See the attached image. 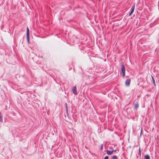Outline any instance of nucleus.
Here are the masks:
<instances>
[{
  "mask_svg": "<svg viewBox=\"0 0 159 159\" xmlns=\"http://www.w3.org/2000/svg\"><path fill=\"white\" fill-rule=\"evenodd\" d=\"M121 69L122 73L123 76L124 77L125 75V67L123 65H122Z\"/></svg>",
  "mask_w": 159,
  "mask_h": 159,
  "instance_id": "1",
  "label": "nucleus"
},
{
  "mask_svg": "<svg viewBox=\"0 0 159 159\" xmlns=\"http://www.w3.org/2000/svg\"><path fill=\"white\" fill-rule=\"evenodd\" d=\"M131 80L129 79H127L125 82V85L127 86H129L130 85Z\"/></svg>",
  "mask_w": 159,
  "mask_h": 159,
  "instance_id": "2",
  "label": "nucleus"
},
{
  "mask_svg": "<svg viewBox=\"0 0 159 159\" xmlns=\"http://www.w3.org/2000/svg\"><path fill=\"white\" fill-rule=\"evenodd\" d=\"M135 5H133V6L132 7L131 11V12L129 13V16H131V15L133 13L134 10V9H135Z\"/></svg>",
  "mask_w": 159,
  "mask_h": 159,
  "instance_id": "3",
  "label": "nucleus"
},
{
  "mask_svg": "<svg viewBox=\"0 0 159 159\" xmlns=\"http://www.w3.org/2000/svg\"><path fill=\"white\" fill-rule=\"evenodd\" d=\"M73 93L74 94H77L76 87L75 86L74 87L73 89Z\"/></svg>",
  "mask_w": 159,
  "mask_h": 159,
  "instance_id": "4",
  "label": "nucleus"
},
{
  "mask_svg": "<svg viewBox=\"0 0 159 159\" xmlns=\"http://www.w3.org/2000/svg\"><path fill=\"white\" fill-rule=\"evenodd\" d=\"M113 152H114L113 150H107V154L108 155H111L113 153Z\"/></svg>",
  "mask_w": 159,
  "mask_h": 159,
  "instance_id": "5",
  "label": "nucleus"
},
{
  "mask_svg": "<svg viewBox=\"0 0 159 159\" xmlns=\"http://www.w3.org/2000/svg\"><path fill=\"white\" fill-rule=\"evenodd\" d=\"M151 77H152V80L153 81V84L155 86H156L155 82V80H154V78L152 75H151Z\"/></svg>",
  "mask_w": 159,
  "mask_h": 159,
  "instance_id": "6",
  "label": "nucleus"
},
{
  "mask_svg": "<svg viewBox=\"0 0 159 159\" xmlns=\"http://www.w3.org/2000/svg\"><path fill=\"white\" fill-rule=\"evenodd\" d=\"M26 33H27L26 36H29V28L28 27H27V29Z\"/></svg>",
  "mask_w": 159,
  "mask_h": 159,
  "instance_id": "7",
  "label": "nucleus"
},
{
  "mask_svg": "<svg viewBox=\"0 0 159 159\" xmlns=\"http://www.w3.org/2000/svg\"><path fill=\"white\" fill-rule=\"evenodd\" d=\"M145 159H150V157L149 155H146L144 157Z\"/></svg>",
  "mask_w": 159,
  "mask_h": 159,
  "instance_id": "8",
  "label": "nucleus"
},
{
  "mask_svg": "<svg viewBox=\"0 0 159 159\" xmlns=\"http://www.w3.org/2000/svg\"><path fill=\"white\" fill-rule=\"evenodd\" d=\"M1 113L0 112V121L1 122H2L3 119H2V116H1Z\"/></svg>",
  "mask_w": 159,
  "mask_h": 159,
  "instance_id": "9",
  "label": "nucleus"
},
{
  "mask_svg": "<svg viewBox=\"0 0 159 159\" xmlns=\"http://www.w3.org/2000/svg\"><path fill=\"white\" fill-rule=\"evenodd\" d=\"M134 107L136 109H137L139 107V105L138 104H136L134 105Z\"/></svg>",
  "mask_w": 159,
  "mask_h": 159,
  "instance_id": "10",
  "label": "nucleus"
},
{
  "mask_svg": "<svg viewBox=\"0 0 159 159\" xmlns=\"http://www.w3.org/2000/svg\"><path fill=\"white\" fill-rule=\"evenodd\" d=\"M111 158L112 159H117V156L116 155H115V156H113L112 157H111Z\"/></svg>",
  "mask_w": 159,
  "mask_h": 159,
  "instance_id": "11",
  "label": "nucleus"
},
{
  "mask_svg": "<svg viewBox=\"0 0 159 159\" xmlns=\"http://www.w3.org/2000/svg\"><path fill=\"white\" fill-rule=\"evenodd\" d=\"M139 155L140 156L141 155V150L140 148V147L139 148Z\"/></svg>",
  "mask_w": 159,
  "mask_h": 159,
  "instance_id": "12",
  "label": "nucleus"
},
{
  "mask_svg": "<svg viewBox=\"0 0 159 159\" xmlns=\"http://www.w3.org/2000/svg\"><path fill=\"white\" fill-rule=\"evenodd\" d=\"M103 144H102L101 145V146H100V149H101V150H102V149H103Z\"/></svg>",
  "mask_w": 159,
  "mask_h": 159,
  "instance_id": "13",
  "label": "nucleus"
},
{
  "mask_svg": "<svg viewBox=\"0 0 159 159\" xmlns=\"http://www.w3.org/2000/svg\"><path fill=\"white\" fill-rule=\"evenodd\" d=\"M29 36H26V37H27V40L28 42L29 43V42H30L29 39Z\"/></svg>",
  "mask_w": 159,
  "mask_h": 159,
  "instance_id": "14",
  "label": "nucleus"
},
{
  "mask_svg": "<svg viewBox=\"0 0 159 159\" xmlns=\"http://www.w3.org/2000/svg\"><path fill=\"white\" fill-rule=\"evenodd\" d=\"M109 157L107 156L105 157L104 158V159H108Z\"/></svg>",
  "mask_w": 159,
  "mask_h": 159,
  "instance_id": "15",
  "label": "nucleus"
},
{
  "mask_svg": "<svg viewBox=\"0 0 159 159\" xmlns=\"http://www.w3.org/2000/svg\"><path fill=\"white\" fill-rule=\"evenodd\" d=\"M141 133H140V135H141L142 133V129H141Z\"/></svg>",
  "mask_w": 159,
  "mask_h": 159,
  "instance_id": "16",
  "label": "nucleus"
},
{
  "mask_svg": "<svg viewBox=\"0 0 159 159\" xmlns=\"http://www.w3.org/2000/svg\"><path fill=\"white\" fill-rule=\"evenodd\" d=\"M116 151H117V150L116 149H115L114 150V152H116Z\"/></svg>",
  "mask_w": 159,
  "mask_h": 159,
  "instance_id": "17",
  "label": "nucleus"
}]
</instances>
